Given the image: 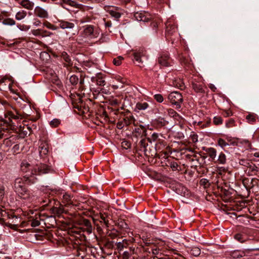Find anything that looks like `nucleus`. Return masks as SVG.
I'll use <instances>...</instances> for the list:
<instances>
[{
  "label": "nucleus",
  "instance_id": "1",
  "mask_svg": "<svg viewBox=\"0 0 259 259\" xmlns=\"http://www.w3.org/2000/svg\"><path fill=\"white\" fill-rule=\"evenodd\" d=\"M29 175L31 174H29L24 175L23 177L16 178L13 182V189L20 199L31 203L37 199V193L29 189L26 185L34 184L36 178H29Z\"/></svg>",
  "mask_w": 259,
  "mask_h": 259
},
{
  "label": "nucleus",
  "instance_id": "2",
  "mask_svg": "<svg viewBox=\"0 0 259 259\" xmlns=\"http://www.w3.org/2000/svg\"><path fill=\"white\" fill-rule=\"evenodd\" d=\"M21 171L25 174V175L31 174L29 175V178H35V176L49 172L51 171V168L42 163L32 166L27 160H24L21 163Z\"/></svg>",
  "mask_w": 259,
  "mask_h": 259
},
{
  "label": "nucleus",
  "instance_id": "3",
  "mask_svg": "<svg viewBox=\"0 0 259 259\" xmlns=\"http://www.w3.org/2000/svg\"><path fill=\"white\" fill-rule=\"evenodd\" d=\"M168 99L170 103L176 106L177 109H180L183 102V96L178 92H172L168 96Z\"/></svg>",
  "mask_w": 259,
  "mask_h": 259
},
{
  "label": "nucleus",
  "instance_id": "4",
  "mask_svg": "<svg viewBox=\"0 0 259 259\" xmlns=\"http://www.w3.org/2000/svg\"><path fill=\"white\" fill-rule=\"evenodd\" d=\"M83 34L89 39L97 38L99 36L98 29L91 25H87L84 26Z\"/></svg>",
  "mask_w": 259,
  "mask_h": 259
},
{
  "label": "nucleus",
  "instance_id": "5",
  "mask_svg": "<svg viewBox=\"0 0 259 259\" xmlns=\"http://www.w3.org/2000/svg\"><path fill=\"white\" fill-rule=\"evenodd\" d=\"M134 17L137 21L144 22H148L151 19V15L145 11L136 12Z\"/></svg>",
  "mask_w": 259,
  "mask_h": 259
},
{
  "label": "nucleus",
  "instance_id": "6",
  "mask_svg": "<svg viewBox=\"0 0 259 259\" xmlns=\"http://www.w3.org/2000/svg\"><path fill=\"white\" fill-rule=\"evenodd\" d=\"M170 59L167 53L162 52L160 54L158 62L161 66L167 67L170 65Z\"/></svg>",
  "mask_w": 259,
  "mask_h": 259
},
{
  "label": "nucleus",
  "instance_id": "7",
  "mask_svg": "<svg viewBox=\"0 0 259 259\" xmlns=\"http://www.w3.org/2000/svg\"><path fill=\"white\" fill-rule=\"evenodd\" d=\"M105 75L101 73H97L96 76L92 77L91 80L96 83L98 85L104 86L106 84L105 80Z\"/></svg>",
  "mask_w": 259,
  "mask_h": 259
},
{
  "label": "nucleus",
  "instance_id": "8",
  "mask_svg": "<svg viewBox=\"0 0 259 259\" xmlns=\"http://www.w3.org/2000/svg\"><path fill=\"white\" fill-rule=\"evenodd\" d=\"M34 13L36 16L40 18L46 19L49 17L47 11L39 6H37L35 8Z\"/></svg>",
  "mask_w": 259,
  "mask_h": 259
},
{
  "label": "nucleus",
  "instance_id": "9",
  "mask_svg": "<svg viewBox=\"0 0 259 259\" xmlns=\"http://www.w3.org/2000/svg\"><path fill=\"white\" fill-rule=\"evenodd\" d=\"M49 152V144L46 141H39V153L41 157L47 155Z\"/></svg>",
  "mask_w": 259,
  "mask_h": 259
},
{
  "label": "nucleus",
  "instance_id": "10",
  "mask_svg": "<svg viewBox=\"0 0 259 259\" xmlns=\"http://www.w3.org/2000/svg\"><path fill=\"white\" fill-rule=\"evenodd\" d=\"M58 25L59 27L63 29H71L75 27L74 23L62 20L58 21Z\"/></svg>",
  "mask_w": 259,
  "mask_h": 259
},
{
  "label": "nucleus",
  "instance_id": "11",
  "mask_svg": "<svg viewBox=\"0 0 259 259\" xmlns=\"http://www.w3.org/2000/svg\"><path fill=\"white\" fill-rule=\"evenodd\" d=\"M165 25V32L166 34L172 35L173 33L176 32L177 27L174 24H172L170 21H167Z\"/></svg>",
  "mask_w": 259,
  "mask_h": 259
},
{
  "label": "nucleus",
  "instance_id": "12",
  "mask_svg": "<svg viewBox=\"0 0 259 259\" xmlns=\"http://www.w3.org/2000/svg\"><path fill=\"white\" fill-rule=\"evenodd\" d=\"M193 89L194 91L198 93H204L205 92L204 89V85L202 83L198 82H193L192 83Z\"/></svg>",
  "mask_w": 259,
  "mask_h": 259
},
{
  "label": "nucleus",
  "instance_id": "13",
  "mask_svg": "<svg viewBox=\"0 0 259 259\" xmlns=\"http://www.w3.org/2000/svg\"><path fill=\"white\" fill-rule=\"evenodd\" d=\"M80 224L85 227L84 231L88 234H91L92 232V226L89 220L83 219L81 221Z\"/></svg>",
  "mask_w": 259,
  "mask_h": 259
},
{
  "label": "nucleus",
  "instance_id": "14",
  "mask_svg": "<svg viewBox=\"0 0 259 259\" xmlns=\"http://www.w3.org/2000/svg\"><path fill=\"white\" fill-rule=\"evenodd\" d=\"M20 5L24 8L31 10L33 9L34 4L29 0H22L20 2Z\"/></svg>",
  "mask_w": 259,
  "mask_h": 259
},
{
  "label": "nucleus",
  "instance_id": "15",
  "mask_svg": "<svg viewBox=\"0 0 259 259\" xmlns=\"http://www.w3.org/2000/svg\"><path fill=\"white\" fill-rule=\"evenodd\" d=\"M135 121L134 116L130 114L129 115L125 116L123 119V127L125 125L127 126Z\"/></svg>",
  "mask_w": 259,
  "mask_h": 259
},
{
  "label": "nucleus",
  "instance_id": "16",
  "mask_svg": "<svg viewBox=\"0 0 259 259\" xmlns=\"http://www.w3.org/2000/svg\"><path fill=\"white\" fill-rule=\"evenodd\" d=\"M148 107L149 104L147 102H138L136 105L135 111L138 112L139 110H144Z\"/></svg>",
  "mask_w": 259,
  "mask_h": 259
},
{
  "label": "nucleus",
  "instance_id": "17",
  "mask_svg": "<svg viewBox=\"0 0 259 259\" xmlns=\"http://www.w3.org/2000/svg\"><path fill=\"white\" fill-rule=\"evenodd\" d=\"M143 55L141 52H135L134 53V59L136 61L137 65L142 67L141 65L143 64L142 60V57Z\"/></svg>",
  "mask_w": 259,
  "mask_h": 259
},
{
  "label": "nucleus",
  "instance_id": "18",
  "mask_svg": "<svg viewBox=\"0 0 259 259\" xmlns=\"http://www.w3.org/2000/svg\"><path fill=\"white\" fill-rule=\"evenodd\" d=\"M207 154L212 160H215L217 156V150L213 148H208L205 150Z\"/></svg>",
  "mask_w": 259,
  "mask_h": 259
},
{
  "label": "nucleus",
  "instance_id": "19",
  "mask_svg": "<svg viewBox=\"0 0 259 259\" xmlns=\"http://www.w3.org/2000/svg\"><path fill=\"white\" fill-rule=\"evenodd\" d=\"M231 255L233 258L238 259L244 256L245 253L240 250H234L231 252Z\"/></svg>",
  "mask_w": 259,
  "mask_h": 259
},
{
  "label": "nucleus",
  "instance_id": "20",
  "mask_svg": "<svg viewBox=\"0 0 259 259\" xmlns=\"http://www.w3.org/2000/svg\"><path fill=\"white\" fill-rule=\"evenodd\" d=\"M217 162L222 164H225L227 162V158L226 155L223 153V152H221L219 156V157L216 161Z\"/></svg>",
  "mask_w": 259,
  "mask_h": 259
},
{
  "label": "nucleus",
  "instance_id": "21",
  "mask_svg": "<svg viewBox=\"0 0 259 259\" xmlns=\"http://www.w3.org/2000/svg\"><path fill=\"white\" fill-rule=\"evenodd\" d=\"M26 15L27 12L25 11L21 10L16 13L15 18L17 20H21L24 19Z\"/></svg>",
  "mask_w": 259,
  "mask_h": 259
},
{
  "label": "nucleus",
  "instance_id": "22",
  "mask_svg": "<svg viewBox=\"0 0 259 259\" xmlns=\"http://www.w3.org/2000/svg\"><path fill=\"white\" fill-rule=\"evenodd\" d=\"M234 237L235 239L241 243L244 242L246 240V237L245 236L239 233L235 234Z\"/></svg>",
  "mask_w": 259,
  "mask_h": 259
},
{
  "label": "nucleus",
  "instance_id": "23",
  "mask_svg": "<svg viewBox=\"0 0 259 259\" xmlns=\"http://www.w3.org/2000/svg\"><path fill=\"white\" fill-rule=\"evenodd\" d=\"M7 117L9 118V119H17L21 117V114L19 113H17L16 115H15L12 112H8L7 114Z\"/></svg>",
  "mask_w": 259,
  "mask_h": 259
},
{
  "label": "nucleus",
  "instance_id": "24",
  "mask_svg": "<svg viewBox=\"0 0 259 259\" xmlns=\"http://www.w3.org/2000/svg\"><path fill=\"white\" fill-rule=\"evenodd\" d=\"M256 115L252 114H249L246 117V119H247L248 122L250 123H253L256 121Z\"/></svg>",
  "mask_w": 259,
  "mask_h": 259
},
{
  "label": "nucleus",
  "instance_id": "25",
  "mask_svg": "<svg viewBox=\"0 0 259 259\" xmlns=\"http://www.w3.org/2000/svg\"><path fill=\"white\" fill-rule=\"evenodd\" d=\"M62 2L75 8H79V4L72 0H62Z\"/></svg>",
  "mask_w": 259,
  "mask_h": 259
},
{
  "label": "nucleus",
  "instance_id": "26",
  "mask_svg": "<svg viewBox=\"0 0 259 259\" xmlns=\"http://www.w3.org/2000/svg\"><path fill=\"white\" fill-rule=\"evenodd\" d=\"M100 219H101L100 222L101 223H104V224L107 227H108V222H109V220L108 219V216L106 215L105 214H103V213H101L100 215Z\"/></svg>",
  "mask_w": 259,
  "mask_h": 259
},
{
  "label": "nucleus",
  "instance_id": "27",
  "mask_svg": "<svg viewBox=\"0 0 259 259\" xmlns=\"http://www.w3.org/2000/svg\"><path fill=\"white\" fill-rule=\"evenodd\" d=\"M201 250L199 248L193 247L191 250V253L195 256H198L200 255Z\"/></svg>",
  "mask_w": 259,
  "mask_h": 259
},
{
  "label": "nucleus",
  "instance_id": "28",
  "mask_svg": "<svg viewBox=\"0 0 259 259\" xmlns=\"http://www.w3.org/2000/svg\"><path fill=\"white\" fill-rule=\"evenodd\" d=\"M250 165L248 167L249 168L248 172H251V173H256L258 171V168L257 166H255L254 164H253L252 162H251L249 164Z\"/></svg>",
  "mask_w": 259,
  "mask_h": 259
},
{
  "label": "nucleus",
  "instance_id": "29",
  "mask_svg": "<svg viewBox=\"0 0 259 259\" xmlns=\"http://www.w3.org/2000/svg\"><path fill=\"white\" fill-rule=\"evenodd\" d=\"M14 20L11 18L5 19L3 21V24L6 25H14L15 24Z\"/></svg>",
  "mask_w": 259,
  "mask_h": 259
},
{
  "label": "nucleus",
  "instance_id": "30",
  "mask_svg": "<svg viewBox=\"0 0 259 259\" xmlns=\"http://www.w3.org/2000/svg\"><path fill=\"white\" fill-rule=\"evenodd\" d=\"M227 170L228 168L224 166L217 167L216 170L217 172L220 175H224Z\"/></svg>",
  "mask_w": 259,
  "mask_h": 259
},
{
  "label": "nucleus",
  "instance_id": "31",
  "mask_svg": "<svg viewBox=\"0 0 259 259\" xmlns=\"http://www.w3.org/2000/svg\"><path fill=\"white\" fill-rule=\"evenodd\" d=\"M62 57L63 59L68 64V65H70L71 64V59L66 52H64L62 53Z\"/></svg>",
  "mask_w": 259,
  "mask_h": 259
},
{
  "label": "nucleus",
  "instance_id": "32",
  "mask_svg": "<svg viewBox=\"0 0 259 259\" xmlns=\"http://www.w3.org/2000/svg\"><path fill=\"white\" fill-rule=\"evenodd\" d=\"M123 60V58L121 56H118L114 58L113 60V64L116 66H119L121 64L122 61Z\"/></svg>",
  "mask_w": 259,
  "mask_h": 259
},
{
  "label": "nucleus",
  "instance_id": "33",
  "mask_svg": "<svg viewBox=\"0 0 259 259\" xmlns=\"http://www.w3.org/2000/svg\"><path fill=\"white\" fill-rule=\"evenodd\" d=\"M44 25L47 28L50 29L51 30H55L58 29V27L52 24L51 23L48 21L44 22Z\"/></svg>",
  "mask_w": 259,
  "mask_h": 259
},
{
  "label": "nucleus",
  "instance_id": "34",
  "mask_svg": "<svg viewBox=\"0 0 259 259\" xmlns=\"http://www.w3.org/2000/svg\"><path fill=\"white\" fill-rule=\"evenodd\" d=\"M213 122L214 124L219 125L223 123V119L220 116H215L213 118Z\"/></svg>",
  "mask_w": 259,
  "mask_h": 259
},
{
  "label": "nucleus",
  "instance_id": "35",
  "mask_svg": "<svg viewBox=\"0 0 259 259\" xmlns=\"http://www.w3.org/2000/svg\"><path fill=\"white\" fill-rule=\"evenodd\" d=\"M109 14L111 15L112 17H113L116 19L120 18L121 16L120 13L114 10H110Z\"/></svg>",
  "mask_w": 259,
  "mask_h": 259
},
{
  "label": "nucleus",
  "instance_id": "36",
  "mask_svg": "<svg viewBox=\"0 0 259 259\" xmlns=\"http://www.w3.org/2000/svg\"><path fill=\"white\" fill-rule=\"evenodd\" d=\"M131 144L130 142L127 141H123L121 142V147L125 149H128L131 148Z\"/></svg>",
  "mask_w": 259,
  "mask_h": 259
},
{
  "label": "nucleus",
  "instance_id": "37",
  "mask_svg": "<svg viewBox=\"0 0 259 259\" xmlns=\"http://www.w3.org/2000/svg\"><path fill=\"white\" fill-rule=\"evenodd\" d=\"M218 145L223 148L229 145V144L224 139L221 138L218 140Z\"/></svg>",
  "mask_w": 259,
  "mask_h": 259
},
{
  "label": "nucleus",
  "instance_id": "38",
  "mask_svg": "<svg viewBox=\"0 0 259 259\" xmlns=\"http://www.w3.org/2000/svg\"><path fill=\"white\" fill-rule=\"evenodd\" d=\"M60 123V121L58 119H54L50 122V125L52 127H57Z\"/></svg>",
  "mask_w": 259,
  "mask_h": 259
},
{
  "label": "nucleus",
  "instance_id": "39",
  "mask_svg": "<svg viewBox=\"0 0 259 259\" xmlns=\"http://www.w3.org/2000/svg\"><path fill=\"white\" fill-rule=\"evenodd\" d=\"M251 162L250 161L247 160V159H241L239 161V163L243 166H245L247 167H248L250 165V163H251Z\"/></svg>",
  "mask_w": 259,
  "mask_h": 259
},
{
  "label": "nucleus",
  "instance_id": "40",
  "mask_svg": "<svg viewBox=\"0 0 259 259\" xmlns=\"http://www.w3.org/2000/svg\"><path fill=\"white\" fill-rule=\"evenodd\" d=\"M154 99L159 103H162L163 101V96L159 94H156L154 96Z\"/></svg>",
  "mask_w": 259,
  "mask_h": 259
},
{
  "label": "nucleus",
  "instance_id": "41",
  "mask_svg": "<svg viewBox=\"0 0 259 259\" xmlns=\"http://www.w3.org/2000/svg\"><path fill=\"white\" fill-rule=\"evenodd\" d=\"M118 226L122 229H126L128 228V225L124 221H121L118 223Z\"/></svg>",
  "mask_w": 259,
  "mask_h": 259
},
{
  "label": "nucleus",
  "instance_id": "42",
  "mask_svg": "<svg viewBox=\"0 0 259 259\" xmlns=\"http://www.w3.org/2000/svg\"><path fill=\"white\" fill-rule=\"evenodd\" d=\"M63 199L64 201V203L69 204L70 203L71 197L69 194H65L63 196Z\"/></svg>",
  "mask_w": 259,
  "mask_h": 259
},
{
  "label": "nucleus",
  "instance_id": "43",
  "mask_svg": "<svg viewBox=\"0 0 259 259\" xmlns=\"http://www.w3.org/2000/svg\"><path fill=\"white\" fill-rule=\"evenodd\" d=\"M5 187L3 185H0V200H2L5 196Z\"/></svg>",
  "mask_w": 259,
  "mask_h": 259
},
{
  "label": "nucleus",
  "instance_id": "44",
  "mask_svg": "<svg viewBox=\"0 0 259 259\" xmlns=\"http://www.w3.org/2000/svg\"><path fill=\"white\" fill-rule=\"evenodd\" d=\"M78 79L75 75H72L70 78V81L72 84H76L78 82Z\"/></svg>",
  "mask_w": 259,
  "mask_h": 259
},
{
  "label": "nucleus",
  "instance_id": "45",
  "mask_svg": "<svg viewBox=\"0 0 259 259\" xmlns=\"http://www.w3.org/2000/svg\"><path fill=\"white\" fill-rule=\"evenodd\" d=\"M140 145L141 148L145 149L146 146L148 145V144L146 142V140L145 139H142L140 142Z\"/></svg>",
  "mask_w": 259,
  "mask_h": 259
},
{
  "label": "nucleus",
  "instance_id": "46",
  "mask_svg": "<svg viewBox=\"0 0 259 259\" xmlns=\"http://www.w3.org/2000/svg\"><path fill=\"white\" fill-rule=\"evenodd\" d=\"M178 166L179 165H178V163L176 162H171L170 163V166L172 168V170H174V171L178 170Z\"/></svg>",
  "mask_w": 259,
  "mask_h": 259
},
{
  "label": "nucleus",
  "instance_id": "47",
  "mask_svg": "<svg viewBox=\"0 0 259 259\" xmlns=\"http://www.w3.org/2000/svg\"><path fill=\"white\" fill-rule=\"evenodd\" d=\"M234 120L232 119H230L229 121L226 122V125L228 128H230L234 125Z\"/></svg>",
  "mask_w": 259,
  "mask_h": 259
},
{
  "label": "nucleus",
  "instance_id": "48",
  "mask_svg": "<svg viewBox=\"0 0 259 259\" xmlns=\"http://www.w3.org/2000/svg\"><path fill=\"white\" fill-rule=\"evenodd\" d=\"M168 113L173 117L179 116L177 113L172 109H170L168 110Z\"/></svg>",
  "mask_w": 259,
  "mask_h": 259
},
{
  "label": "nucleus",
  "instance_id": "49",
  "mask_svg": "<svg viewBox=\"0 0 259 259\" xmlns=\"http://www.w3.org/2000/svg\"><path fill=\"white\" fill-rule=\"evenodd\" d=\"M40 225V222L36 220H33L31 223V226L32 227H37Z\"/></svg>",
  "mask_w": 259,
  "mask_h": 259
},
{
  "label": "nucleus",
  "instance_id": "50",
  "mask_svg": "<svg viewBox=\"0 0 259 259\" xmlns=\"http://www.w3.org/2000/svg\"><path fill=\"white\" fill-rule=\"evenodd\" d=\"M200 183L201 185L206 186L208 183V181L206 179H202Z\"/></svg>",
  "mask_w": 259,
  "mask_h": 259
},
{
  "label": "nucleus",
  "instance_id": "51",
  "mask_svg": "<svg viewBox=\"0 0 259 259\" xmlns=\"http://www.w3.org/2000/svg\"><path fill=\"white\" fill-rule=\"evenodd\" d=\"M117 247L118 249L122 250L124 247V245L123 242H118L116 243Z\"/></svg>",
  "mask_w": 259,
  "mask_h": 259
},
{
  "label": "nucleus",
  "instance_id": "52",
  "mask_svg": "<svg viewBox=\"0 0 259 259\" xmlns=\"http://www.w3.org/2000/svg\"><path fill=\"white\" fill-rule=\"evenodd\" d=\"M209 88L210 89V90H211L212 92H215V91H216V90H217V88H216V87H215V85H214V84H210L209 85Z\"/></svg>",
  "mask_w": 259,
  "mask_h": 259
},
{
  "label": "nucleus",
  "instance_id": "53",
  "mask_svg": "<svg viewBox=\"0 0 259 259\" xmlns=\"http://www.w3.org/2000/svg\"><path fill=\"white\" fill-rule=\"evenodd\" d=\"M152 139L153 140V141H155L158 137V134H157L156 133H154L152 134Z\"/></svg>",
  "mask_w": 259,
  "mask_h": 259
},
{
  "label": "nucleus",
  "instance_id": "54",
  "mask_svg": "<svg viewBox=\"0 0 259 259\" xmlns=\"http://www.w3.org/2000/svg\"><path fill=\"white\" fill-rule=\"evenodd\" d=\"M117 126L119 129L122 128L123 127V122L121 121L120 122L118 123Z\"/></svg>",
  "mask_w": 259,
  "mask_h": 259
},
{
  "label": "nucleus",
  "instance_id": "55",
  "mask_svg": "<svg viewBox=\"0 0 259 259\" xmlns=\"http://www.w3.org/2000/svg\"><path fill=\"white\" fill-rule=\"evenodd\" d=\"M105 26L107 27H110L112 26V23L111 21H107L105 23Z\"/></svg>",
  "mask_w": 259,
  "mask_h": 259
},
{
  "label": "nucleus",
  "instance_id": "56",
  "mask_svg": "<svg viewBox=\"0 0 259 259\" xmlns=\"http://www.w3.org/2000/svg\"><path fill=\"white\" fill-rule=\"evenodd\" d=\"M179 88H180L181 90L183 89L185 87H184V84L183 82H181L180 83H179V86H178Z\"/></svg>",
  "mask_w": 259,
  "mask_h": 259
},
{
  "label": "nucleus",
  "instance_id": "57",
  "mask_svg": "<svg viewBox=\"0 0 259 259\" xmlns=\"http://www.w3.org/2000/svg\"><path fill=\"white\" fill-rule=\"evenodd\" d=\"M100 93H101L102 94H107V91L104 89H101Z\"/></svg>",
  "mask_w": 259,
  "mask_h": 259
},
{
  "label": "nucleus",
  "instance_id": "58",
  "mask_svg": "<svg viewBox=\"0 0 259 259\" xmlns=\"http://www.w3.org/2000/svg\"><path fill=\"white\" fill-rule=\"evenodd\" d=\"M109 235H110L111 237L113 238V237H116L117 234H116V233L113 232V233H110Z\"/></svg>",
  "mask_w": 259,
  "mask_h": 259
},
{
  "label": "nucleus",
  "instance_id": "59",
  "mask_svg": "<svg viewBox=\"0 0 259 259\" xmlns=\"http://www.w3.org/2000/svg\"><path fill=\"white\" fill-rule=\"evenodd\" d=\"M254 156L256 157H258L259 158V152H255L254 154Z\"/></svg>",
  "mask_w": 259,
  "mask_h": 259
},
{
  "label": "nucleus",
  "instance_id": "60",
  "mask_svg": "<svg viewBox=\"0 0 259 259\" xmlns=\"http://www.w3.org/2000/svg\"><path fill=\"white\" fill-rule=\"evenodd\" d=\"M3 104L2 103H0V110H3Z\"/></svg>",
  "mask_w": 259,
  "mask_h": 259
},
{
  "label": "nucleus",
  "instance_id": "61",
  "mask_svg": "<svg viewBox=\"0 0 259 259\" xmlns=\"http://www.w3.org/2000/svg\"><path fill=\"white\" fill-rule=\"evenodd\" d=\"M153 27L155 28L157 27V24L156 23H153Z\"/></svg>",
  "mask_w": 259,
  "mask_h": 259
},
{
  "label": "nucleus",
  "instance_id": "62",
  "mask_svg": "<svg viewBox=\"0 0 259 259\" xmlns=\"http://www.w3.org/2000/svg\"><path fill=\"white\" fill-rule=\"evenodd\" d=\"M230 115V112L229 111L226 112V116H229Z\"/></svg>",
  "mask_w": 259,
  "mask_h": 259
},
{
  "label": "nucleus",
  "instance_id": "63",
  "mask_svg": "<svg viewBox=\"0 0 259 259\" xmlns=\"http://www.w3.org/2000/svg\"><path fill=\"white\" fill-rule=\"evenodd\" d=\"M27 128L29 130V131L30 132H31V128L30 127H29V126H27Z\"/></svg>",
  "mask_w": 259,
  "mask_h": 259
},
{
  "label": "nucleus",
  "instance_id": "64",
  "mask_svg": "<svg viewBox=\"0 0 259 259\" xmlns=\"http://www.w3.org/2000/svg\"><path fill=\"white\" fill-rule=\"evenodd\" d=\"M125 3H128L131 1V0H124Z\"/></svg>",
  "mask_w": 259,
  "mask_h": 259
}]
</instances>
